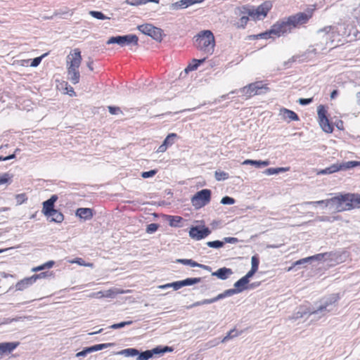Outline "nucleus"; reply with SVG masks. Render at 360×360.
<instances>
[{"label":"nucleus","instance_id":"37998d69","mask_svg":"<svg viewBox=\"0 0 360 360\" xmlns=\"http://www.w3.org/2000/svg\"><path fill=\"white\" fill-rule=\"evenodd\" d=\"M12 176L8 173L0 174V185L11 183Z\"/></svg>","mask_w":360,"mask_h":360},{"label":"nucleus","instance_id":"5701e85b","mask_svg":"<svg viewBox=\"0 0 360 360\" xmlns=\"http://www.w3.org/2000/svg\"><path fill=\"white\" fill-rule=\"evenodd\" d=\"M281 115H282L284 119L288 120V122L298 121L300 120L298 115L294 111L287 108H282L281 110Z\"/></svg>","mask_w":360,"mask_h":360},{"label":"nucleus","instance_id":"aec40b11","mask_svg":"<svg viewBox=\"0 0 360 360\" xmlns=\"http://www.w3.org/2000/svg\"><path fill=\"white\" fill-rule=\"evenodd\" d=\"M205 60V58L202 59H193L192 63H190L184 70V72H181L180 74V77H185L188 72L193 71L196 70L199 65L202 63H203Z\"/></svg>","mask_w":360,"mask_h":360},{"label":"nucleus","instance_id":"4c0bfd02","mask_svg":"<svg viewBox=\"0 0 360 360\" xmlns=\"http://www.w3.org/2000/svg\"><path fill=\"white\" fill-rule=\"evenodd\" d=\"M311 262V257H307L295 262L292 266L289 267L288 271L292 270L295 266L298 265H304Z\"/></svg>","mask_w":360,"mask_h":360},{"label":"nucleus","instance_id":"79ce46f5","mask_svg":"<svg viewBox=\"0 0 360 360\" xmlns=\"http://www.w3.org/2000/svg\"><path fill=\"white\" fill-rule=\"evenodd\" d=\"M318 221H328V222H333L335 221H338L340 219V216H335V217H328V216H321L317 218Z\"/></svg>","mask_w":360,"mask_h":360},{"label":"nucleus","instance_id":"c756f323","mask_svg":"<svg viewBox=\"0 0 360 360\" xmlns=\"http://www.w3.org/2000/svg\"><path fill=\"white\" fill-rule=\"evenodd\" d=\"M243 165H254L257 167H261L268 166L269 165V162L267 160L262 161V160H245L243 162Z\"/></svg>","mask_w":360,"mask_h":360},{"label":"nucleus","instance_id":"4468645a","mask_svg":"<svg viewBox=\"0 0 360 360\" xmlns=\"http://www.w3.org/2000/svg\"><path fill=\"white\" fill-rule=\"evenodd\" d=\"M243 8H244V6L235 9V15L239 17V19L233 23L237 28H244L250 17L249 14L243 13Z\"/></svg>","mask_w":360,"mask_h":360},{"label":"nucleus","instance_id":"c9c22d12","mask_svg":"<svg viewBox=\"0 0 360 360\" xmlns=\"http://www.w3.org/2000/svg\"><path fill=\"white\" fill-rule=\"evenodd\" d=\"M182 287L197 284L201 281V278H188L181 281Z\"/></svg>","mask_w":360,"mask_h":360},{"label":"nucleus","instance_id":"393cba45","mask_svg":"<svg viewBox=\"0 0 360 360\" xmlns=\"http://www.w3.org/2000/svg\"><path fill=\"white\" fill-rule=\"evenodd\" d=\"M139 39L135 34H127L122 36V46L138 44Z\"/></svg>","mask_w":360,"mask_h":360},{"label":"nucleus","instance_id":"052dcab7","mask_svg":"<svg viewBox=\"0 0 360 360\" xmlns=\"http://www.w3.org/2000/svg\"><path fill=\"white\" fill-rule=\"evenodd\" d=\"M313 98H300L298 103L302 105H307L312 103Z\"/></svg>","mask_w":360,"mask_h":360},{"label":"nucleus","instance_id":"423d86ee","mask_svg":"<svg viewBox=\"0 0 360 360\" xmlns=\"http://www.w3.org/2000/svg\"><path fill=\"white\" fill-rule=\"evenodd\" d=\"M315 10L316 7L313 5L307 8L304 12H299L287 17L292 30L307 23L311 18Z\"/></svg>","mask_w":360,"mask_h":360},{"label":"nucleus","instance_id":"9d476101","mask_svg":"<svg viewBox=\"0 0 360 360\" xmlns=\"http://www.w3.org/2000/svg\"><path fill=\"white\" fill-rule=\"evenodd\" d=\"M292 30L287 17L280 19L271 26V32L275 33L276 37L290 33Z\"/></svg>","mask_w":360,"mask_h":360},{"label":"nucleus","instance_id":"a18cd8bd","mask_svg":"<svg viewBox=\"0 0 360 360\" xmlns=\"http://www.w3.org/2000/svg\"><path fill=\"white\" fill-rule=\"evenodd\" d=\"M224 245V242L221 240H214V241H209L207 243V245L210 248H222Z\"/></svg>","mask_w":360,"mask_h":360},{"label":"nucleus","instance_id":"8fccbe9b","mask_svg":"<svg viewBox=\"0 0 360 360\" xmlns=\"http://www.w3.org/2000/svg\"><path fill=\"white\" fill-rule=\"evenodd\" d=\"M317 112H318L319 120L327 117V116H326L327 110L323 105H321L318 107Z\"/></svg>","mask_w":360,"mask_h":360},{"label":"nucleus","instance_id":"c85d7f7f","mask_svg":"<svg viewBox=\"0 0 360 360\" xmlns=\"http://www.w3.org/2000/svg\"><path fill=\"white\" fill-rule=\"evenodd\" d=\"M340 171V167L338 163L333 164L330 167H328L323 169H321L318 172V174H330L335 173L336 172Z\"/></svg>","mask_w":360,"mask_h":360},{"label":"nucleus","instance_id":"603ef678","mask_svg":"<svg viewBox=\"0 0 360 360\" xmlns=\"http://www.w3.org/2000/svg\"><path fill=\"white\" fill-rule=\"evenodd\" d=\"M158 229V224L152 223L147 226L146 232L148 233H153L155 232Z\"/></svg>","mask_w":360,"mask_h":360},{"label":"nucleus","instance_id":"f3484780","mask_svg":"<svg viewBox=\"0 0 360 360\" xmlns=\"http://www.w3.org/2000/svg\"><path fill=\"white\" fill-rule=\"evenodd\" d=\"M18 342H6L0 343V355L11 353L19 345Z\"/></svg>","mask_w":360,"mask_h":360},{"label":"nucleus","instance_id":"864d4df0","mask_svg":"<svg viewBox=\"0 0 360 360\" xmlns=\"http://www.w3.org/2000/svg\"><path fill=\"white\" fill-rule=\"evenodd\" d=\"M221 203L223 205H233L235 203V200L231 197L225 196L221 200Z\"/></svg>","mask_w":360,"mask_h":360},{"label":"nucleus","instance_id":"58836bf2","mask_svg":"<svg viewBox=\"0 0 360 360\" xmlns=\"http://www.w3.org/2000/svg\"><path fill=\"white\" fill-rule=\"evenodd\" d=\"M257 38H260V39H269V38H276V37H275V33L271 32V27L264 32H262V33H260L257 36Z\"/></svg>","mask_w":360,"mask_h":360},{"label":"nucleus","instance_id":"680f3d73","mask_svg":"<svg viewBox=\"0 0 360 360\" xmlns=\"http://www.w3.org/2000/svg\"><path fill=\"white\" fill-rule=\"evenodd\" d=\"M42 57H43V56L36 57V58H34L32 60L31 64H30V66H31V67H34V68L37 67V66L40 64V63H41V59H42Z\"/></svg>","mask_w":360,"mask_h":360},{"label":"nucleus","instance_id":"6e6d98bb","mask_svg":"<svg viewBox=\"0 0 360 360\" xmlns=\"http://www.w3.org/2000/svg\"><path fill=\"white\" fill-rule=\"evenodd\" d=\"M92 352L91 347H88L84 348L82 351L79 352L76 354L77 357L85 356L88 354Z\"/></svg>","mask_w":360,"mask_h":360},{"label":"nucleus","instance_id":"774afa93","mask_svg":"<svg viewBox=\"0 0 360 360\" xmlns=\"http://www.w3.org/2000/svg\"><path fill=\"white\" fill-rule=\"evenodd\" d=\"M256 273L255 271L250 269L245 276H243V278L247 280L248 282L250 281V278H252L254 274Z\"/></svg>","mask_w":360,"mask_h":360},{"label":"nucleus","instance_id":"39448f33","mask_svg":"<svg viewBox=\"0 0 360 360\" xmlns=\"http://www.w3.org/2000/svg\"><path fill=\"white\" fill-rule=\"evenodd\" d=\"M338 197L339 205L336 207L337 212L360 208V194L345 193L338 195Z\"/></svg>","mask_w":360,"mask_h":360},{"label":"nucleus","instance_id":"3c124183","mask_svg":"<svg viewBox=\"0 0 360 360\" xmlns=\"http://www.w3.org/2000/svg\"><path fill=\"white\" fill-rule=\"evenodd\" d=\"M232 295H233V292L231 291L230 289H228V290H226L225 291H224L223 292L219 294L217 296V299H218V300H222L224 298H226V297H231Z\"/></svg>","mask_w":360,"mask_h":360},{"label":"nucleus","instance_id":"cd10ccee","mask_svg":"<svg viewBox=\"0 0 360 360\" xmlns=\"http://www.w3.org/2000/svg\"><path fill=\"white\" fill-rule=\"evenodd\" d=\"M319 124L321 129L326 133H331L333 131V127L330 124L328 117L319 120Z\"/></svg>","mask_w":360,"mask_h":360},{"label":"nucleus","instance_id":"49530a36","mask_svg":"<svg viewBox=\"0 0 360 360\" xmlns=\"http://www.w3.org/2000/svg\"><path fill=\"white\" fill-rule=\"evenodd\" d=\"M259 258L256 255L252 256L251 258V269L257 272L259 268Z\"/></svg>","mask_w":360,"mask_h":360},{"label":"nucleus","instance_id":"f8f14e48","mask_svg":"<svg viewBox=\"0 0 360 360\" xmlns=\"http://www.w3.org/2000/svg\"><path fill=\"white\" fill-rule=\"evenodd\" d=\"M337 32L335 27L326 26L323 29H320L317 32L319 37L323 38L326 41V45L333 43V38L336 36Z\"/></svg>","mask_w":360,"mask_h":360},{"label":"nucleus","instance_id":"c03bdc74","mask_svg":"<svg viewBox=\"0 0 360 360\" xmlns=\"http://www.w3.org/2000/svg\"><path fill=\"white\" fill-rule=\"evenodd\" d=\"M89 14L96 18V19H98V20H105V19H109L108 17L105 16L102 12L101 11H89Z\"/></svg>","mask_w":360,"mask_h":360},{"label":"nucleus","instance_id":"473e14b6","mask_svg":"<svg viewBox=\"0 0 360 360\" xmlns=\"http://www.w3.org/2000/svg\"><path fill=\"white\" fill-rule=\"evenodd\" d=\"M289 170V167H270L265 170L264 174L266 175H274Z\"/></svg>","mask_w":360,"mask_h":360},{"label":"nucleus","instance_id":"2f4dec72","mask_svg":"<svg viewBox=\"0 0 360 360\" xmlns=\"http://www.w3.org/2000/svg\"><path fill=\"white\" fill-rule=\"evenodd\" d=\"M340 170H347L358 165H360V162L357 161H348L338 164Z\"/></svg>","mask_w":360,"mask_h":360},{"label":"nucleus","instance_id":"bb28decb","mask_svg":"<svg viewBox=\"0 0 360 360\" xmlns=\"http://www.w3.org/2000/svg\"><path fill=\"white\" fill-rule=\"evenodd\" d=\"M46 217H51V221H54L56 223H61L64 220V215L58 210H53L51 212V214H49Z\"/></svg>","mask_w":360,"mask_h":360},{"label":"nucleus","instance_id":"e433bc0d","mask_svg":"<svg viewBox=\"0 0 360 360\" xmlns=\"http://www.w3.org/2000/svg\"><path fill=\"white\" fill-rule=\"evenodd\" d=\"M113 345V343H103L91 346L92 352L108 348Z\"/></svg>","mask_w":360,"mask_h":360},{"label":"nucleus","instance_id":"69168bd1","mask_svg":"<svg viewBox=\"0 0 360 360\" xmlns=\"http://www.w3.org/2000/svg\"><path fill=\"white\" fill-rule=\"evenodd\" d=\"M46 276H47L46 272H42L39 274H34L33 276H32V278L33 279V281H34V283H35L37 279L45 278Z\"/></svg>","mask_w":360,"mask_h":360},{"label":"nucleus","instance_id":"1a4fd4ad","mask_svg":"<svg viewBox=\"0 0 360 360\" xmlns=\"http://www.w3.org/2000/svg\"><path fill=\"white\" fill-rule=\"evenodd\" d=\"M211 200V191L210 189H202L197 192L191 198L192 205L195 209H200L207 205Z\"/></svg>","mask_w":360,"mask_h":360},{"label":"nucleus","instance_id":"2eb2a0df","mask_svg":"<svg viewBox=\"0 0 360 360\" xmlns=\"http://www.w3.org/2000/svg\"><path fill=\"white\" fill-rule=\"evenodd\" d=\"M305 205H324L325 207L332 206L336 210V207L339 205V197L338 195L326 200H318V201H309L305 202Z\"/></svg>","mask_w":360,"mask_h":360},{"label":"nucleus","instance_id":"f257e3e1","mask_svg":"<svg viewBox=\"0 0 360 360\" xmlns=\"http://www.w3.org/2000/svg\"><path fill=\"white\" fill-rule=\"evenodd\" d=\"M339 299L340 297L338 294H332L327 297H324L320 301L319 305L317 307L316 309L313 311H311L307 306H300L297 308L292 319L297 320L304 317L306 315H314L317 319H320L327 314L336 310V303Z\"/></svg>","mask_w":360,"mask_h":360},{"label":"nucleus","instance_id":"dca6fc26","mask_svg":"<svg viewBox=\"0 0 360 360\" xmlns=\"http://www.w3.org/2000/svg\"><path fill=\"white\" fill-rule=\"evenodd\" d=\"M58 200L56 195H52L49 199L43 202L42 212L45 216L51 214L56 209L54 208V204Z\"/></svg>","mask_w":360,"mask_h":360},{"label":"nucleus","instance_id":"5fc2aeb1","mask_svg":"<svg viewBox=\"0 0 360 360\" xmlns=\"http://www.w3.org/2000/svg\"><path fill=\"white\" fill-rule=\"evenodd\" d=\"M157 172L158 171L156 169H151L148 172H143L141 173V176L144 179L150 178L155 175Z\"/></svg>","mask_w":360,"mask_h":360},{"label":"nucleus","instance_id":"bf43d9fd","mask_svg":"<svg viewBox=\"0 0 360 360\" xmlns=\"http://www.w3.org/2000/svg\"><path fill=\"white\" fill-rule=\"evenodd\" d=\"M223 242L227 243H231L235 244L238 242V239L237 238L234 237H225L223 239Z\"/></svg>","mask_w":360,"mask_h":360},{"label":"nucleus","instance_id":"ea45409f","mask_svg":"<svg viewBox=\"0 0 360 360\" xmlns=\"http://www.w3.org/2000/svg\"><path fill=\"white\" fill-rule=\"evenodd\" d=\"M107 44H117L122 46V36H115L109 38L106 42Z\"/></svg>","mask_w":360,"mask_h":360},{"label":"nucleus","instance_id":"4be33fe9","mask_svg":"<svg viewBox=\"0 0 360 360\" xmlns=\"http://www.w3.org/2000/svg\"><path fill=\"white\" fill-rule=\"evenodd\" d=\"M232 274V269L226 267L220 268L217 271L212 273V276H216L221 280H226Z\"/></svg>","mask_w":360,"mask_h":360},{"label":"nucleus","instance_id":"a211bd4d","mask_svg":"<svg viewBox=\"0 0 360 360\" xmlns=\"http://www.w3.org/2000/svg\"><path fill=\"white\" fill-rule=\"evenodd\" d=\"M248 283L249 282L242 277L234 283V288L230 290L233 292V295L240 293L245 290L249 289Z\"/></svg>","mask_w":360,"mask_h":360},{"label":"nucleus","instance_id":"72a5a7b5","mask_svg":"<svg viewBox=\"0 0 360 360\" xmlns=\"http://www.w3.org/2000/svg\"><path fill=\"white\" fill-rule=\"evenodd\" d=\"M242 333V331H238L236 329L233 328L232 330H231L221 340V342H227L228 340L233 338H236V337H238V335H240V334Z\"/></svg>","mask_w":360,"mask_h":360},{"label":"nucleus","instance_id":"20e7f679","mask_svg":"<svg viewBox=\"0 0 360 360\" xmlns=\"http://www.w3.org/2000/svg\"><path fill=\"white\" fill-rule=\"evenodd\" d=\"M82 62L81 51L75 49L73 53L68 56V79L73 84L79 83L80 74L79 68Z\"/></svg>","mask_w":360,"mask_h":360},{"label":"nucleus","instance_id":"7c9ffc66","mask_svg":"<svg viewBox=\"0 0 360 360\" xmlns=\"http://www.w3.org/2000/svg\"><path fill=\"white\" fill-rule=\"evenodd\" d=\"M169 224L172 227L181 226L180 223L183 221V218L179 216H171L167 217Z\"/></svg>","mask_w":360,"mask_h":360},{"label":"nucleus","instance_id":"09e8293b","mask_svg":"<svg viewBox=\"0 0 360 360\" xmlns=\"http://www.w3.org/2000/svg\"><path fill=\"white\" fill-rule=\"evenodd\" d=\"M132 323H133L132 321H123V322H120L118 323L112 324V326H110V328L112 329H118V328H123L126 326H129V325L132 324Z\"/></svg>","mask_w":360,"mask_h":360},{"label":"nucleus","instance_id":"de8ad7c7","mask_svg":"<svg viewBox=\"0 0 360 360\" xmlns=\"http://www.w3.org/2000/svg\"><path fill=\"white\" fill-rule=\"evenodd\" d=\"M119 293H123V291H119L115 289H109L104 291V297H114L115 295Z\"/></svg>","mask_w":360,"mask_h":360},{"label":"nucleus","instance_id":"338daca9","mask_svg":"<svg viewBox=\"0 0 360 360\" xmlns=\"http://www.w3.org/2000/svg\"><path fill=\"white\" fill-rule=\"evenodd\" d=\"M72 263H77L81 266H92V264H85L84 261L81 258H77L75 261H73Z\"/></svg>","mask_w":360,"mask_h":360},{"label":"nucleus","instance_id":"f704fd0d","mask_svg":"<svg viewBox=\"0 0 360 360\" xmlns=\"http://www.w3.org/2000/svg\"><path fill=\"white\" fill-rule=\"evenodd\" d=\"M176 137V134H169L167 136V137L165 139L162 143L168 148L169 146H171L174 143Z\"/></svg>","mask_w":360,"mask_h":360},{"label":"nucleus","instance_id":"f03ea898","mask_svg":"<svg viewBox=\"0 0 360 360\" xmlns=\"http://www.w3.org/2000/svg\"><path fill=\"white\" fill-rule=\"evenodd\" d=\"M174 349L171 347H156L152 349L146 350L142 352H139L137 349L135 348H127L122 350L120 354H123L125 356H137L136 360H148L152 358L154 355H160L166 352H171Z\"/></svg>","mask_w":360,"mask_h":360},{"label":"nucleus","instance_id":"6ab92c4d","mask_svg":"<svg viewBox=\"0 0 360 360\" xmlns=\"http://www.w3.org/2000/svg\"><path fill=\"white\" fill-rule=\"evenodd\" d=\"M176 262L184 265H189L192 267H199L208 271H211L212 270V268L210 266L199 264L191 259H177Z\"/></svg>","mask_w":360,"mask_h":360},{"label":"nucleus","instance_id":"13d9d810","mask_svg":"<svg viewBox=\"0 0 360 360\" xmlns=\"http://www.w3.org/2000/svg\"><path fill=\"white\" fill-rule=\"evenodd\" d=\"M328 253H323V254H317V255H313V256H311L310 257H311V262L312 261H319V260H321L323 259L325 257L328 256Z\"/></svg>","mask_w":360,"mask_h":360},{"label":"nucleus","instance_id":"9b49d317","mask_svg":"<svg viewBox=\"0 0 360 360\" xmlns=\"http://www.w3.org/2000/svg\"><path fill=\"white\" fill-rule=\"evenodd\" d=\"M138 29L143 34L150 36L156 41H161L162 37V30L160 28L153 26L150 24L141 25Z\"/></svg>","mask_w":360,"mask_h":360},{"label":"nucleus","instance_id":"0eeeda50","mask_svg":"<svg viewBox=\"0 0 360 360\" xmlns=\"http://www.w3.org/2000/svg\"><path fill=\"white\" fill-rule=\"evenodd\" d=\"M268 89L269 88L262 82L259 81L251 83L238 90L232 91L231 94L240 93L242 96L248 98L255 95L264 94Z\"/></svg>","mask_w":360,"mask_h":360},{"label":"nucleus","instance_id":"a19ab883","mask_svg":"<svg viewBox=\"0 0 360 360\" xmlns=\"http://www.w3.org/2000/svg\"><path fill=\"white\" fill-rule=\"evenodd\" d=\"M214 176L217 181H222L228 179L229 175L228 173L223 171H216L214 173Z\"/></svg>","mask_w":360,"mask_h":360},{"label":"nucleus","instance_id":"0e129e2a","mask_svg":"<svg viewBox=\"0 0 360 360\" xmlns=\"http://www.w3.org/2000/svg\"><path fill=\"white\" fill-rule=\"evenodd\" d=\"M170 285H171V288H173V289L174 290H177L183 288L181 281H175V282H173V283H170Z\"/></svg>","mask_w":360,"mask_h":360},{"label":"nucleus","instance_id":"6e6552de","mask_svg":"<svg viewBox=\"0 0 360 360\" xmlns=\"http://www.w3.org/2000/svg\"><path fill=\"white\" fill-rule=\"evenodd\" d=\"M272 4L270 1H265L257 8L252 6H244L242 9L244 11L243 13H248L250 15L252 20H262L264 19L268 12L271 10Z\"/></svg>","mask_w":360,"mask_h":360},{"label":"nucleus","instance_id":"412c9836","mask_svg":"<svg viewBox=\"0 0 360 360\" xmlns=\"http://www.w3.org/2000/svg\"><path fill=\"white\" fill-rule=\"evenodd\" d=\"M75 214L77 217L85 221L89 220L93 217V210L91 208L80 207L76 210Z\"/></svg>","mask_w":360,"mask_h":360},{"label":"nucleus","instance_id":"ddd939ff","mask_svg":"<svg viewBox=\"0 0 360 360\" xmlns=\"http://www.w3.org/2000/svg\"><path fill=\"white\" fill-rule=\"evenodd\" d=\"M210 233L209 228L205 226H193L189 231L190 237L197 240L206 238Z\"/></svg>","mask_w":360,"mask_h":360},{"label":"nucleus","instance_id":"a878e982","mask_svg":"<svg viewBox=\"0 0 360 360\" xmlns=\"http://www.w3.org/2000/svg\"><path fill=\"white\" fill-rule=\"evenodd\" d=\"M191 6L189 0H180L170 5V8L172 10H179L186 8Z\"/></svg>","mask_w":360,"mask_h":360},{"label":"nucleus","instance_id":"7ed1b4c3","mask_svg":"<svg viewBox=\"0 0 360 360\" xmlns=\"http://www.w3.org/2000/svg\"><path fill=\"white\" fill-rule=\"evenodd\" d=\"M194 44L195 47L207 56L213 53L215 40L213 33L210 30H203L195 37Z\"/></svg>","mask_w":360,"mask_h":360},{"label":"nucleus","instance_id":"e2e57ef3","mask_svg":"<svg viewBox=\"0 0 360 360\" xmlns=\"http://www.w3.org/2000/svg\"><path fill=\"white\" fill-rule=\"evenodd\" d=\"M108 110L110 114L112 115H117L119 112H121V110L119 107H114V106H108Z\"/></svg>","mask_w":360,"mask_h":360},{"label":"nucleus","instance_id":"4d7b16f0","mask_svg":"<svg viewBox=\"0 0 360 360\" xmlns=\"http://www.w3.org/2000/svg\"><path fill=\"white\" fill-rule=\"evenodd\" d=\"M15 199H16L17 203L18 205H21L22 203L25 202L27 200L26 195L25 193H20V194L16 195Z\"/></svg>","mask_w":360,"mask_h":360},{"label":"nucleus","instance_id":"b1692460","mask_svg":"<svg viewBox=\"0 0 360 360\" xmlns=\"http://www.w3.org/2000/svg\"><path fill=\"white\" fill-rule=\"evenodd\" d=\"M34 283L32 276L25 278L20 281H18L15 285V288L17 290H23L32 285Z\"/></svg>","mask_w":360,"mask_h":360}]
</instances>
